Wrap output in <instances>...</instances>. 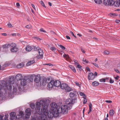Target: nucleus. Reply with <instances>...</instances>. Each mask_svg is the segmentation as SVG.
Here are the masks:
<instances>
[{
    "instance_id": "f257e3e1",
    "label": "nucleus",
    "mask_w": 120,
    "mask_h": 120,
    "mask_svg": "<svg viewBox=\"0 0 120 120\" xmlns=\"http://www.w3.org/2000/svg\"><path fill=\"white\" fill-rule=\"evenodd\" d=\"M49 102V100L47 99L41 100L39 102H36L35 110L36 113L38 114L39 116L34 115L31 117L30 120H48L47 116L51 118L53 116H58L59 113H61L63 114L68 113V107L67 105H64L60 107L57 106L56 104L54 102L51 104V108L49 113L48 108Z\"/></svg>"
},
{
    "instance_id": "f03ea898",
    "label": "nucleus",
    "mask_w": 120,
    "mask_h": 120,
    "mask_svg": "<svg viewBox=\"0 0 120 120\" xmlns=\"http://www.w3.org/2000/svg\"><path fill=\"white\" fill-rule=\"evenodd\" d=\"M14 79L12 77L9 78V79L6 82L2 81L0 82V97L1 96L4 92V94L6 92L7 90L11 91L12 90V85L13 86V92L15 93L16 92L17 88L20 89V87L17 85L16 87H14L13 84L15 83Z\"/></svg>"
},
{
    "instance_id": "7ed1b4c3",
    "label": "nucleus",
    "mask_w": 120,
    "mask_h": 120,
    "mask_svg": "<svg viewBox=\"0 0 120 120\" xmlns=\"http://www.w3.org/2000/svg\"><path fill=\"white\" fill-rule=\"evenodd\" d=\"M16 114L15 112H12L10 114V119L12 120H15L16 119H20L22 118L24 115V113L23 111H20L19 112V114L15 116Z\"/></svg>"
},
{
    "instance_id": "20e7f679",
    "label": "nucleus",
    "mask_w": 120,
    "mask_h": 120,
    "mask_svg": "<svg viewBox=\"0 0 120 120\" xmlns=\"http://www.w3.org/2000/svg\"><path fill=\"white\" fill-rule=\"evenodd\" d=\"M77 100V98H74V99L68 98L66 100L65 103L66 104L71 106L74 104Z\"/></svg>"
},
{
    "instance_id": "39448f33",
    "label": "nucleus",
    "mask_w": 120,
    "mask_h": 120,
    "mask_svg": "<svg viewBox=\"0 0 120 120\" xmlns=\"http://www.w3.org/2000/svg\"><path fill=\"white\" fill-rule=\"evenodd\" d=\"M60 87L61 88L64 90L67 91H70L71 90V88L68 86L67 84L66 83H63L61 84Z\"/></svg>"
},
{
    "instance_id": "423d86ee",
    "label": "nucleus",
    "mask_w": 120,
    "mask_h": 120,
    "mask_svg": "<svg viewBox=\"0 0 120 120\" xmlns=\"http://www.w3.org/2000/svg\"><path fill=\"white\" fill-rule=\"evenodd\" d=\"M97 73L96 72H94V74L92 72L90 73L89 74L88 76V79L89 80L94 79L95 78V76L97 75Z\"/></svg>"
},
{
    "instance_id": "0eeeda50",
    "label": "nucleus",
    "mask_w": 120,
    "mask_h": 120,
    "mask_svg": "<svg viewBox=\"0 0 120 120\" xmlns=\"http://www.w3.org/2000/svg\"><path fill=\"white\" fill-rule=\"evenodd\" d=\"M104 3L105 5H112L114 4V2L112 0H104Z\"/></svg>"
},
{
    "instance_id": "6e6552de",
    "label": "nucleus",
    "mask_w": 120,
    "mask_h": 120,
    "mask_svg": "<svg viewBox=\"0 0 120 120\" xmlns=\"http://www.w3.org/2000/svg\"><path fill=\"white\" fill-rule=\"evenodd\" d=\"M77 92L75 91H74L71 92L69 94V96L71 98H77V95H76L77 93Z\"/></svg>"
},
{
    "instance_id": "1a4fd4ad",
    "label": "nucleus",
    "mask_w": 120,
    "mask_h": 120,
    "mask_svg": "<svg viewBox=\"0 0 120 120\" xmlns=\"http://www.w3.org/2000/svg\"><path fill=\"white\" fill-rule=\"evenodd\" d=\"M54 86L56 87L60 86L61 82L57 80L54 81L53 80Z\"/></svg>"
},
{
    "instance_id": "9d476101",
    "label": "nucleus",
    "mask_w": 120,
    "mask_h": 120,
    "mask_svg": "<svg viewBox=\"0 0 120 120\" xmlns=\"http://www.w3.org/2000/svg\"><path fill=\"white\" fill-rule=\"evenodd\" d=\"M41 79V77L39 75H38L36 76L34 79V81L36 83L39 82Z\"/></svg>"
},
{
    "instance_id": "9b49d317",
    "label": "nucleus",
    "mask_w": 120,
    "mask_h": 120,
    "mask_svg": "<svg viewBox=\"0 0 120 120\" xmlns=\"http://www.w3.org/2000/svg\"><path fill=\"white\" fill-rule=\"evenodd\" d=\"M53 82V80H52L49 83L48 85V87L49 88H52L54 86Z\"/></svg>"
},
{
    "instance_id": "f8f14e48",
    "label": "nucleus",
    "mask_w": 120,
    "mask_h": 120,
    "mask_svg": "<svg viewBox=\"0 0 120 120\" xmlns=\"http://www.w3.org/2000/svg\"><path fill=\"white\" fill-rule=\"evenodd\" d=\"M22 78V75L20 74H19L17 75L15 77V78L16 79L18 80H21Z\"/></svg>"
},
{
    "instance_id": "ddd939ff",
    "label": "nucleus",
    "mask_w": 120,
    "mask_h": 120,
    "mask_svg": "<svg viewBox=\"0 0 120 120\" xmlns=\"http://www.w3.org/2000/svg\"><path fill=\"white\" fill-rule=\"evenodd\" d=\"M32 49V48L31 46L28 45H27L25 48V50L26 51L29 52L31 51Z\"/></svg>"
},
{
    "instance_id": "4468645a",
    "label": "nucleus",
    "mask_w": 120,
    "mask_h": 120,
    "mask_svg": "<svg viewBox=\"0 0 120 120\" xmlns=\"http://www.w3.org/2000/svg\"><path fill=\"white\" fill-rule=\"evenodd\" d=\"M8 114L6 115L4 117V119L3 120V119L4 117V116L0 115V120H8Z\"/></svg>"
},
{
    "instance_id": "2eb2a0df",
    "label": "nucleus",
    "mask_w": 120,
    "mask_h": 120,
    "mask_svg": "<svg viewBox=\"0 0 120 120\" xmlns=\"http://www.w3.org/2000/svg\"><path fill=\"white\" fill-rule=\"evenodd\" d=\"M38 53L39 55L41 56V57L42 58L44 54L43 50L41 49H38Z\"/></svg>"
},
{
    "instance_id": "dca6fc26",
    "label": "nucleus",
    "mask_w": 120,
    "mask_h": 120,
    "mask_svg": "<svg viewBox=\"0 0 120 120\" xmlns=\"http://www.w3.org/2000/svg\"><path fill=\"white\" fill-rule=\"evenodd\" d=\"M21 85L22 86H25L26 85V80L25 79H23L21 80Z\"/></svg>"
},
{
    "instance_id": "f3484780",
    "label": "nucleus",
    "mask_w": 120,
    "mask_h": 120,
    "mask_svg": "<svg viewBox=\"0 0 120 120\" xmlns=\"http://www.w3.org/2000/svg\"><path fill=\"white\" fill-rule=\"evenodd\" d=\"M18 50V48L16 47L14 48H12L10 50L11 52H15L17 51Z\"/></svg>"
},
{
    "instance_id": "a211bd4d",
    "label": "nucleus",
    "mask_w": 120,
    "mask_h": 120,
    "mask_svg": "<svg viewBox=\"0 0 120 120\" xmlns=\"http://www.w3.org/2000/svg\"><path fill=\"white\" fill-rule=\"evenodd\" d=\"M74 64L76 66V68H78L79 69L81 68L82 67L79 64L77 61H74Z\"/></svg>"
},
{
    "instance_id": "6ab92c4d",
    "label": "nucleus",
    "mask_w": 120,
    "mask_h": 120,
    "mask_svg": "<svg viewBox=\"0 0 120 120\" xmlns=\"http://www.w3.org/2000/svg\"><path fill=\"white\" fill-rule=\"evenodd\" d=\"M46 79H43L42 81L40 82V84L42 85L45 86L46 85Z\"/></svg>"
},
{
    "instance_id": "aec40b11",
    "label": "nucleus",
    "mask_w": 120,
    "mask_h": 120,
    "mask_svg": "<svg viewBox=\"0 0 120 120\" xmlns=\"http://www.w3.org/2000/svg\"><path fill=\"white\" fill-rule=\"evenodd\" d=\"M10 47V44H6L2 46V47L3 49H5L8 48Z\"/></svg>"
},
{
    "instance_id": "412c9836",
    "label": "nucleus",
    "mask_w": 120,
    "mask_h": 120,
    "mask_svg": "<svg viewBox=\"0 0 120 120\" xmlns=\"http://www.w3.org/2000/svg\"><path fill=\"white\" fill-rule=\"evenodd\" d=\"M89 112H88V114H89V113L92 110V105L91 103H89Z\"/></svg>"
},
{
    "instance_id": "4be33fe9",
    "label": "nucleus",
    "mask_w": 120,
    "mask_h": 120,
    "mask_svg": "<svg viewBox=\"0 0 120 120\" xmlns=\"http://www.w3.org/2000/svg\"><path fill=\"white\" fill-rule=\"evenodd\" d=\"M25 112H26V113L27 114H30L31 115V110L29 108H28L27 109L25 110Z\"/></svg>"
},
{
    "instance_id": "5701e85b",
    "label": "nucleus",
    "mask_w": 120,
    "mask_h": 120,
    "mask_svg": "<svg viewBox=\"0 0 120 120\" xmlns=\"http://www.w3.org/2000/svg\"><path fill=\"white\" fill-rule=\"evenodd\" d=\"M115 113L114 110L113 109L110 110L109 111V114L111 116H112L114 115Z\"/></svg>"
},
{
    "instance_id": "b1692460",
    "label": "nucleus",
    "mask_w": 120,
    "mask_h": 120,
    "mask_svg": "<svg viewBox=\"0 0 120 120\" xmlns=\"http://www.w3.org/2000/svg\"><path fill=\"white\" fill-rule=\"evenodd\" d=\"M69 67L74 72H76V71L74 67L71 65H70L69 66Z\"/></svg>"
},
{
    "instance_id": "393cba45",
    "label": "nucleus",
    "mask_w": 120,
    "mask_h": 120,
    "mask_svg": "<svg viewBox=\"0 0 120 120\" xmlns=\"http://www.w3.org/2000/svg\"><path fill=\"white\" fill-rule=\"evenodd\" d=\"M23 65L24 64L23 63H20L19 64L17 65L16 66V67L18 68H21L23 66Z\"/></svg>"
},
{
    "instance_id": "a878e982",
    "label": "nucleus",
    "mask_w": 120,
    "mask_h": 120,
    "mask_svg": "<svg viewBox=\"0 0 120 120\" xmlns=\"http://www.w3.org/2000/svg\"><path fill=\"white\" fill-rule=\"evenodd\" d=\"M99 84V82L96 81H95L92 83V85L93 86H98Z\"/></svg>"
},
{
    "instance_id": "bb28decb",
    "label": "nucleus",
    "mask_w": 120,
    "mask_h": 120,
    "mask_svg": "<svg viewBox=\"0 0 120 120\" xmlns=\"http://www.w3.org/2000/svg\"><path fill=\"white\" fill-rule=\"evenodd\" d=\"M75 83L76 85L78 86L80 88L81 85V83H79L77 82H75Z\"/></svg>"
},
{
    "instance_id": "cd10ccee",
    "label": "nucleus",
    "mask_w": 120,
    "mask_h": 120,
    "mask_svg": "<svg viewBox=\"0 0 120 120\" xmlns=\"http://www.w3.org/2000/svg\"><path fill=\"white\" fill-rule=\"evenodd\" d=\"M95 2L98 4H100L101 3V0H94Z\"/></svg>"
},
{
    "instance_id": "c85d7f7f",
    "label": "nucleus",
    "mask_w": 120,
    "mask_h": 120,
    "mask_svg": "<svg viewBox=\"0 0 120 120\" xmlns=\"http://www.w3.org/2000/svg\"><path fill=\"white\" fill-rule=\"evenodd\" d=\"M79 93L81 96H83V98L86 96L85 94L83 93L82 92H79Z\"/></svg>"
},
{
    "instance_id": "c756f323",
    "label": "nucleus",
    "mask_w": 120,
    "mask_h": 120,
    "mask_svg": "<svg viewBox=\"0 0 120 120\" xmlns=\"http://www.w3.org/2000/svg\"><path fill=\"white\" fill-rule=\"evenodd\" d=\"M30 115V113L29 114L26 113L25 116V118L26 119L29 118Z\"/></svg>"
},
{
    "instance_id": "7c9ffc66",
    "label": "nucleus",
    "mask_w": 120,
    "mask_h": 120,
    "mask_svg": "<svg viewBox=\"0 0 120 120\" xmlns=\"http://www.w3.org/2000/svg\"><path fill=\"white\" fill-rule=\"evenodd\" d=\"M10 44V47L11 46L12 48H14L16 47V45L14 43H12Z\"/></svg>"
},
{
    "instance_id": "2f4dec72",
    "label": "nucleus",
    "mask_w": 120,
    "mask_h": 120,
    "mask_svg": "<svg viewBox=\"0 0 120 120\" xmlns=\"http://www.w3.org/2000/svg\"><path fill=\"white\" fill-rule=\"evenodd\" d=\"M30 106L31 108L34 109L35 108V104L33 103H31L30 105Z\"/></svg>"
},
{
    "instance_id": "473e14b6",
    "label": "nucleus",
    "mask_w": 120,
    "mask_h": 120,
    "mask_svg": "<svg viewBox=\"0 0 120 120\" xmlns=\"http://www.w3.org/2000/svg\"><path fill=\"white\" fill-rule=\"evenodd\" d=\"M99 81L101 82H105L106 81V79L105 78H102L100 79Z\"/></svg>"
},
{
    "instance_id": "72a5a7b5",
    "label": "nucleus",
    "mask_w": 120,
    "mask_h": 120,
    "mask_svg": "<svg viewBox=\"0 0 120 120\" xmlns=\"http://www.w3.org/2000/svg\"><path fill=\"white\" fill-rule=\"evenodd\" d=\"M84 98V101L83 102V103L84 104H85L87 102V100L86 99V97H84L83 98Z\"/></svg>"
},
{
    "instance_id": "f704fd0d",
    "label": "nucleus",
    "mask_w": 120,
    "mask_h": 120,
    "mask_svg": "<svg viewBox=\"0 0 120 120\" xmlns=\"http://www.w3.org/2000/svg\"><path fill=\"white\" fill-rule=\"evenodd\" d=\"M91 64H93L97 68H99V66L98 64L94 63H92Z\"/></svg>"
},
{
    "instance_id": "c9c22d12",
    "label": "nucleus",
    "mask_w": 120,
    "mask_h": 120,
    "mask_svg": "<svg viewBox=\"0 0 120 120\" xmlns=\"http://www.w3.org/2000/svg\"><path fill=\"white\" fill-rule=\"evenodd\" d=\"M82 61L83 62H84L86 64H88V60L84 58L83 59Z\"/></svg>"
},
{
    "instance_id": "e433bc0d",
    "label": "nucleus",
    "mask_w": 120,
    "mask_h": 120,
    "mask_svg": "<svg viewBox=\"0 0 120 120\" xmlns=\"http://www.w3.org/2000/svg\"><path fill=\"white\" fill-rule=\"evenodd\" d=\"M104 53L105 55H107L109 54V52L108 51L106 50L104 51Z\"/></svg>"
},
{
    "instance_id": "4c0bfd02",
    "label": "nucleus",
    "mask_w": 120,
    "mask_h": 120,
    "mask_svg": "<svg viewBox=\"0 0 120 120\" xmlns=\"http://www.w3.org/2000/svg\"><path fill=\"white\" fill-rule=\"evenodd\" d=\"M109 82L110 83H114V81L113 79H112L111 78H110Z\"/></svg>"
},
{
    "instance_id": "58836bf2",
    "label": "nucleus",
    "mask_w": 120,
    "mask_h": 120,
    "mask_svg": "<svg viewBox=\"0 0 120 120\" xmlns=\"http://www.w3.org/2000/svg\"><path fill=\"white\" fill-rule=\"evenodd\" d=\"M59 46L60 48H61L63 50L65 49V47L62 45H60Z\"/></svg>"
},
{
    "instance_id": "ea45409f",
    "label": "nucleus",
    "mask_w": 120,
    "mask_h": 120,
    "mask_svg": "<svg viewBox=\"0 0 120 120\" xmlns=\"http://www.w3.org/2000/svg\"><path fill=\"white\" fill-rule=\"evenodd\" d=\"M25 27L26 28H31V26L30 25H28L26 26H25Z\"/></svg>"
},
{
    "instance_id": "a19ab883",
    "label": "nucleus",
    "mask_w": 120,
    "mask_h": 120,
    "mask_svg": "<svg viewBox=\"0 0 120 120\" xmlns=\"http://www.w3.org/2000/svg\"><path fill=\"white\" fill-rule=\"evenodd\" d=\"M40 3L42 6L44 7H45V4L42 1H41Z\"/></svg>"
},
{
    "instance_id": "79ce46f5",
    "label": "nucleus",
    "mask_w": 120,
    "mask_h": 120,
    "mask_svg": "<svg viewBox=\"0 0 120 120\" xmlns=\"http://www.w3.org/2000/svg\"><path fill=\"white\" fill-rule=\"evenodd\" d=\"M50 49L52 51H55L56 50V48L54 47H51L50 48Z\"/></svg>"
},
{
    "instance_id": "37998d69",
    "label": "nucleus",
    "mask_w": 120,
    "mask_h": 120,
    "mask_svg": "<svg viewBox=\"0 0 120 120\" xmlns=\"http://www.w3.org/2000/svg\"><path fill=\"white\" fill-rule=\"evenodd\" d=\"M7 25L9 27H12V25L10 23H8L7 24Z\"/></svg>"
},
{
    "instance_id": "c03bdc74",
    "label": "nucleus",
    "mask_w": 120,
    "mask_h": 120,
    "mask_svg": "<svg viewBox=\"0 0 120 120\" xmlns=\"http://www.w3.org/2000/svg\"><path fill=\"white\" fill-rule=\"evenodd\" d=\"M30 62H30V61L28 62L26 64V66H30V65L31 64Z\"/></svg>"
},
{
    "instance_id": "a18cd8bd",
    "label": "nucleus",
    "mask_w": 120,
    "mask_h": 120,
    "mask_svg": "<svg viewBox=\"0 0 120 120\" xmlns=\"http://www.w3.org/2000/svg\"><path fill=\"white\" fill-rule=\"evenodd\" d=\"M81 50L83 53H85L86 52L85 50L82 48H81Z\"/></svg>"
},
{
    "instance_id": "49530a36",
    "label": "nucleus",
    "mask_w": 120,
    "mask_h": 120,
    "mask_svg": "<svg viewBox=\"0 0 120 120\" xmlns=\"http://www.w3.org/2000/svg\"><path fill=\"white\" fill-rule=\"evenodd\" d=\"M70 33L73 36H74L75 38H77L74 35V34L71 31L70 32Z\"/></svg>"
},
{
    "instance_id": "de8ad7c7",
    "label": "nucleus",
    "mask_w": 120,
    "mask_h": 120,
    "mask_svg": "<svg viewBox=\"0 0 120 120\" xmlns=\"http://www.w3.org/2000/svg\"><path fill=\"white\" fill-rule=\"evenodd\" d=\"M105 101L106 102L109 103H111L112 102V101L111 100H106Z\"/></svg>"
},
{
    "instance_id": "09e8293b",
    "label": "nucleus",
    "mask_w": 120,
    "mask_h": 120,
    "mask_svg": "<svg viewBox=\"0 0 120 120\" xmlns=\"http://www.w3.org/2000/svg\"><path fill=\"white\" fill-rule=\"evenodd\" d=\"M33 38L34 39H37L38 40H41V39L40 38L37 37H33Z\"/></svg>"
},
{
    "instance_id": "8fccbe9b",
    "label": "nucleus",
    "mask_w": 120,
    "mask_h": 120,
    "mask_svg": "<svg viewBox=\"0 0 120 120\" xmlns=\"http://www.w3.org/2000/svg\"><path fill=\"white\" fill-rule=\"evenodd\" d=\"M16 5L17 6V7L19 8V7L20 6V5L18 3H17L16 4Z\"/></svg>"
},
{
    "instance_id": "3c124183",
    "label": "nucleus",
    "mask_w": 120,
    "mask_h": 120,
    "mask_svg": "<svg viewBox=\"0 0 120 120\" xmlns=\"http://www.w3.org/2000/svg\"><path fill=\"white\" fill-rule=\"evenodd\" d=\"M40 31H41V32H45L44 31V30L42 28H41L40 29Z\"/></svg>"
},
{
    "instance_id": "603ef678",
    "label": "nucleus",
    "mask_w": 120,
    "mask_h": 120,
    "mask_svg": "<svg viewBox=\"0 0 120 120\" xmlns=\"http://www.w3.org/2000/svg\"><path fill=\"white\" fill-rule=\"evenodd\" d=\"M116 3L118 6H120V0H119V1L117 2Z\"/></svg>"
},
{
    "instance_id": "864d4df0",
    "label": "nucleus",
    "mask_w": 120,
    "mask_h": 120,
    "mask_svg": "<svg viewBox=\"0 0 120 120\" xmlns=\"http://www.w3.org/2000/svg\"><path fill=\"white\" fill-rule=\"evenodd\" d=\"M86 70L87 71H90V68H89L88 67H86Z\"/></svg>"
},
{
    "instance_id": "5fc2aeb1",
    "label": "nucleus",
    "mask_w": 120,
    "mask_h": 120,
    "mask_svg": "<svg viewBox=\"0 0 120 120\" xmlns=\"http://www.w3.org/2000/svg\"><path fill=\"white\" fill-rule=\"evenodd\" d=\"M63 57L64 58H66L68 57V55L66 54H64L63 55Z\"/></svg>"
},
{
    "instance_id": "6e6d98bb",
    "label": "nucleus",
    "mask_w": 120,
    "mask_h": 120,
    "mask_svg": "<svg viewBox=\"0 0 120 120\" xmlns=\"http://www.w3.org/2000/svg\"><path fill=\"white\" fill-rule=\"evenodd\" d=\"M115 70L116 72L117 73H120V71L117 69H115Z\"/></svg>"
},
{
    "instance_id": "4d7b16f0",
    "label": "nucleus",
    "mask_w": 120,
    "mask_h": 120,
    "mask_svg": "<svg viewBox=\"0 0 120 120\" xmlns=\"http://www.w3.org/2000/svg\"><path fill=\"white\" fill-rule=\"evenodd\" d=\"M30 62H30L31 64H34L35 63V61L34 60H32L30 61Z\"/></svg>"
},
{
    "instance_id": "13d9d810",
    "label": "nucleus",
    "mask_w": 120,
    "mask_h": 120,
    "mask_svg": "<svg viewBox=\"0 0 120 120\" xmlns=\"http://www.w3.org/2000/svg\"><path fill=\"white\" fill-rule=\"evenodd\" d=\"M119 76H117L116 77H115L114 78L116 80H118L119 78Z\"/></svg>"
},
{
    "instance_id": "bf43d9fd",
    "label": "nucleus",
    "mask_w": 120,
    "mask_h": 120,
    "mask_svg": "<svg viewBox=\"0 0 120 120\" xmlns=\"http://www.w3.org/2000/svg\"><path fill=\"white\" fill-rule=\"evenodd\" d=\"M116 22L117 23H119L120 22V21L118 20H116Z\"/></svg>"
},
{
    "instance_id": "052dcab7",
    "label": "nucleus",
    "mask_w": 120,
    "mask_h": 120,
    "mask_svg": "<svg viewBox=\"0 0 120 120\" xmlns=\"http://www.w3.org/2000/svg\"><path fill=\"white\" fill-rule=\"evenodd\" d=\"M11 35L13 36H15L16 35V33H13L11 34Z\"/></svg>"
},
{
    "instance_id": "680f3d73",
    "label": "nucleus",
    "mask_w": 120,
    "mask_h": 120,
    "mask_svg": "<svg viewBox=\"0 0 120 120\" xmlns=\"http://www.w3.org/2000/svg\"><path fill=\"white\" fill-rule=\"evenodd\" d=\"M66 37L68 39H70V37L68 36H66Z\"/></svg>"
},
{
    "instance_id": "e2e57ef3",
    "label": "nucleus",
    "mask_w": 120,
    "mask_h": 120,
    "mask_svg": "<svg viewBox=\"0 0 120 120\" xmlns=\"http://www.w3.org/2000/svg\"><path fill=\"white\" fill-rule=\"evenodd\" d=\"M68 57H67L66 58V60H69L70 58L69 56H68Z\"/></svg>"
},
{
    "instance_id": "0e129e2a",
    "label": "nucleus",
    "mask_w": 120,
    "mask_h": 120,
    "mask_svg": "<svg viewBox=\"0 0 120 120\" xmlns=\"http://www.w3.org/2000/svg\"><path fill=\"white\" fill-rule=\"evenodd\" d=\"M47 65L49 66H53V65L51 64H48Z\"/></svg>"
},
{
    "instance_id": "69168bd1",
    "label": "nucleus",
    "mask_w": 120,
    "mask_h": 120,
    "mask_svg": "<svg viewBox=\"0 0 120 120\" xmlns=\"http://www.w3.org/2000/svg\"><path fill=\"white\" fill-rule=\"evenodd\" d=\"M31 5L33 7V8H34V9H35V7L34 4H31Z\"/></svg>"
},
{
    "instance_id": "338daca9",
    "label": "nucleus",
    "mask_w": 120,
    "mask_h": 120,
    "mask_svg": "<svg viewBox=\"0 0 120 120\" xmlns=\"http://www.w3.org/2000/svg\"><path fill=\"white\" fill-rule=\"evenodd\" d=\"M2 34L3 36H6L7 35V34L6 33H2Z\"/></svg>"
},
{
    "instance_id": "774afa93",
    "label": "nucleus",
    "mask_w": 120,
    "mask_h": 120,
    "mask_svg": "<svg viewBox=\"0 0 120 120\" xmlns=\"http://www.w3.org/2000/svg\"><path fill=\"white\" fill-rule=\"evenodd\" d=\"M48 4H49V5L50 6H51L52 5V4L50 2H49L48 3Z\"/></svg>"
}]
</instances>
